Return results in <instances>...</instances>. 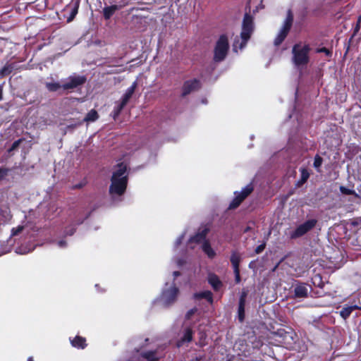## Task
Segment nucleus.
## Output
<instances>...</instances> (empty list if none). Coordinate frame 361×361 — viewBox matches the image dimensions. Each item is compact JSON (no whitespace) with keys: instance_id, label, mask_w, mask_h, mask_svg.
I'll list each match as a JSON object with an SVG mask.
<instances>
[{"instance_id":"obj_1","label":"nucleus","mask_w":361,"mask_h":361,"mask_svg":"<svg viewBox=\"0 0 361 361\" xmlns=\"http://www.w3.org/2000/svg\"><path fill=\"white\" fill-rule=\"evenodd\" d=\"M126 169L124 164H118L113 172L109 188V192L113 198L122 195L126 191L128 183Z\"/></svg>"},{"instance_id":"obj_2","label":"nucleus","mask_w":361,"mask_h":361,"mask_svg":"<svg viewBox=\"0 0 361 361\" xmlns=\"http://www.w3.org/2000/svg\"><path fill=\"white\" fill-rule=\"evenodd\" d=\"M253 29L254 25L252 18L250 15L245 14L243 18L242 31L240 33L241 42H239V39H235L233 42V50L235 52L238 51V49H242L245 46L251 36Z\"/></svg>"},{"instance_id":"obj_3","label":"nucleus","mask_w":361,"mask_h":361,"mask_svg":"<svg viewBox=\"0 0 361 361\" xmlns=\"http://www.w3.org/2000/svg\"><path fill=\"white\" fill-rule=\"evenodd\" d=\"M178 288L173 283L166 282L157 302L163 307L174 303L177 300Z\"/></svg>"},{"instance_id":"obj_4","label":"nucleus","mask_w":361,"mask_h":361,"mask_svg":"<svg viewBox=\"0 0 361 361\" xmlns=\"http://www.w3.org/2000/svg\"><path fill=\"white\" fill-rule=\"evenodd\" d=\"M207 233V229L204 228L201 231L198 232L195 235L190 238L189 243L192 244L194 243H199L202 242V250L209 258H213L216 255V252L212 248L209 243L208 241L204 240Z\"/></svg>"},{"instance_id":"obj_5","label":"nucleus","mask_w":361,"mask_h":361,"mask_svg":"<svg viewBox=\"0 0 361 361\" xmlns=\"http://www.w3.org/2000/svg\"><path fill=\"white\" fill-rule=\"evenodd\" d=\"M309 49L307 46L296 44L293 48V60L295 65L298 67L307 63Z\"/></svg>"},{"instance_id":"obj_6","label":"nucleus","mask_w":361,"mask_h":361,"mask_svg":"<svg viewBox=\"0 0 361 361\" xmlns=\"http://www.w3.org/2000/svg\"><path fill=\"white\" fill-rule=\"evenodd\" d=\"M228 50V40L226 35H221L214 48V60L221 61L224 59Z\"/></svg>"},{"instance_id":"obj_7","label":"nucleus","mask_w":361,"mask_h":361,"mask_svg":"<svg viewBox=\"0 0 361 361\" xmlns=\"http://www.w3.org/2000/svg\"><path fill=\"white\" fill-rule=\"evenodd\" d=\"M293 18V15L291 14L290 11H288L287 17L284 20L282 27H281V29L279 30V32L276 35V37H275L274 42L276 46L281 44L286 37L291 27Z\"/></svg>"},{"instance_id":"obj_8","label":"nucleus","mask_w":361,"mask_h":361,"mask_svg":"<svg viewBox=\"0 0 361 361\" xmlns=\"http://www.w3.org/2000/svg\"><path fill=\"white\" fill-rule=\"evenodd\" d=\"M252 188L250 185L245 187L241 192H235V198L230 204L229 208L235 209L239 206L242 201L252 192Z\"/></svg>"},{"instance_id":"obj_9","label":"nucleus","mask_w":361,"mask_h":361,"mask_svg":"<svg viewBox=\"0 0 361 361\" xmlns=\"http://www.w3.org/2000/svg\"><path fill=\"white\" fill-rule=\"evenodd\" d=\"M317 221L314 219H310L305 221L304 224L300 225L295 231L291 234L292 238L300 237L310 230H311L316 224Z\"/></svg>"},{"instance_id":"obj_10","label":"nucleus","mask_w":361,"mask_h":361,"mask_svg":"<svg viewBox=\"0 0 361 361\" xmlns=\"http://www.w3.org/2000/svg\"><path fill=\"white\" fill-rule=\"evenodd\" d=\"M85 82V78L82 76L73 75L69 77L66 82L62 85L64 90L73 89Z\"/></svg>"},{"instance_id":"obj_11","label":"nucleus","mask_w":361,"mask_h":361,"mask_svg":"<svg viewBox=\"0 0 361 361\" xmlns=\"http://www.w3.org/2000/svg\"><path fill=\"white\" fill-rule=\"evenodd\" d=\"M199 87H200V82L197 80L186 81L184 83V85L183 87V94L184 95L190 94L192 91L198 89Z\"/></svg>"},{"instance_id":"obj_12","label":"nucleus","mask_w":361,"mask_h":361,"mask_svg":"<svg viewBox=\"0 0 361 361\" xmlns=\"http://www.w3.org/2000/svg\"><path fill=\"white\" fill-rule=\"evenodd\" d=\"M137 87V82H134L130 87H128L125 92V94L123 96L121 102H123V104H127L129 101V99L131 98L132 95L133 94L135 90Z\"/></svg>"},{"instance_id":"obj_13","label":"nucleus","mask_w":361,"mask_h":361,"mask_svg":"<svg viewBox=\"0 0 361 361\" xmlns=\"http://www.w3.org/2000/svg\"><path fill=\"white\" fill-rule=\"evenodd\" d=\"M192 331L191 329L187 328L184 331V334L180 340L178 342V346H180L185 343H188L192 341Z\"/></svg>"},{"instance_id":"obj_14","label":"nucleus","mask_w":361,"mask_h":361,"mask_svg":"<svg viewBox=\"0 0 361 361\" xmlns=\"http://www.w3.org/2000/svg\"><path fill=\"white\" fill-rule=\"evenodd\" d=\"M245 297L246 293H243L240 298L238 317L240 322H242L244 319Z\"/></svg>"},{"instance_id":"obj_15","label":"nucleus","mask_w":361,"mask_h":361,"mask_svg":"<svg viewBox=\"0 0 361 361\" xmlns=\"http://www.w3.org/2000/svg\"><path fill=\"white\" fill-rule=\"evenodd\" d=\"M142 357L147 361H157L161 357V354L157 351H149L144 353Z\"/></svg>"},{"instance_id":"obj_16","label":"nucleus","mask_w":361,"mask_h":361,"mask_svg":"<svg viewBox=\"0 0 361 361\" xmlns=\"http://www.w3.org/2000/svg\"><path fill=\"white\" fill-rule=\"evenodd\" d=\"M208 281L214 290H218L221 286V283L219 278L214 274L209 275Z\"/></svg>"},{"instance_id":"obj_17","label":"nucleus","mask_w":361,"mask_h":361,"mask_svg":"<svg viewBox=\"0 0 361 361\" xmlns=\"http://www.w3.org/2000/svg\"><path fill=\"white\" fill-rule=\"evenodd\" d=\"M71 343L73 347L78 348H84L86 346L85 339L80 336H76Z\"/></svg>"},{"instance_id":"obj_18","label":"nucleus","mask_w":361,"mask_h":361,"mask_svg":"<svg viewBox=\"0 0 361 361\" xmlns=\"http://www.w3.org/2000/svg\"><path fill=\"white\" fill-rule=\"evenodd\" d=\"M358 308H360V307L357 305H350V306L346 305L343 307V309L341 310V311L340 312V314L343 319H346L350 314V313L352 312V311L353 310L358 309Z\"/></svg>"},{"instance_id":"obj_19","label":"nucleus","mask_w":361,"mask_h":361,"mask_svg":"<svg viewBox=\"0 0 361 361\" xmlns=\"http://www.w3.org/2000/svg\"><path fill=\"white\" fill-rule=\"evenodd\" d=\"M118 9V7L116 5L107 6L104 8V16L106 19H109L111 16L115 13L116 10Z\"/></svg>"},{"instance_id":"obj_20","label":"nucleus","mask_w":361,"mask_h":361,"mask_svg":"<svg viewBox=\"0 0 361 361\" xmlns=\"http://www.w3.org/2000/svg\"><path fill=\"white\" fill-rule=\"evenodd\" d=\"M231 264L233 267V269H239V264H240V255L236 253V252H233L232 255H231Z\"/></svg>"},{"instance_id":"obj_21","label":"nucleus","mask_w":361,"mask_h":361,"mask_svg":"<svg viewBox=\"0 0 361 361\" xmlns=\"http://www.w3.org/2000/svg\"><path fill=\"white\" fill-rule=\"evenodd\" d=\"M307 294V288L304 286H298L295 288V295L297 297H305Z\"/></svg>"},{"instance_id":"obj_22","label":"nucleus","mask_w":361,"mask_h":361,"mask_svg":"<svg viewBox=\"0 0 361 361\" xmlns=\"http://www.w3.org/2000/svg\"><path fill=\"white\" fill-rule=\"evenodd\" d=\"M98 118V114L97 112L92 109L90 111H89L84 118V121L86 122H94Z\"/></svg>"},{"instance_id":"obj_23","label":"nucleus","mask_w":361,"mask_h":361,"mask_svg":"<svg viewBox=\"0 0 361 361\" xmlns=\"http://www.w3.org/2000/svg\"><path fill=\"white\" fill-rule=\"evenodd\" d=\"M194 297L196 298H206L210 302H212V293L210 291H209V290L202 291V292L199 293H195L194 295Z\"/></svg>"},{"instance_id":"obj_24","label":"nucleus","mask_w":361,"mask_h":361,"mask_svg":"<svg viewBox=\"0 0 361 361\" xmlns=\"http://www.w3.org/2000/svg\"><path fill=\"white\" fill-rule=\"evenodd\" d=\"M126 106V104H123V102H121L120 103H118L113 111V116L114 118L116 119V117L119 115L123 107Z\"/></svg>"},{"instance_id":"obj_25","label":"nucleus","mask_w":361,"mask_h":361,"mask_svg":"<svg viewBox=\"0 0 361 361\" xmlns=\"http://www.w3.org/2000/svg\"><path fill=\"white\" fill-rule=\"evenodd\" d=\"M46 86L50 91H56L61 87L58 82H49L47 83Z\"/></svg>"},{"instance_id":"obj_26","label":"nucleus","mask_w":361,"mask_h":361,"mask_svg":"<svg viewBox=\"0 0 361 361\" xmlns=\"http://www.w3.org/2000/svg\"><path fill=\"white\" fill-rule=\"evenodd\" d=\"M24 229V226L22 225L18 226L16 228H13L11 230V235L15 236L20 233Z\"/></svg>"},{"instance_id":"obj_27","label":"nucleus","mask_w":361,"mask_h":361,"mask_svg":"<svg viewBox=\"0 0 361 361\" xmlns=\"http://www.w3.org/2000/svg\"><path fill=\"white\" fill-rule=\"evenodd\" d=\"M340 191L345 195H353L355 194V191L353 190L347 188L344 186L340 187Z\"/></svg>"},{"instance_id":"obj_28","label":"nucleus","mask_w":361,"mask_h":361,"mask_svg":"<svg viewBox=\"0 0 361 361\" xmlns=\"http://www.w3.org/2000/svg\"><path fill=\"white\" fill-rule=\"evenodd\" d=\"M33 250H34L33 247L32 249L18 247L16 250V252L18 254L25 255V254L29 253L30 252H31Z\"/></svg>"},{"instance_id":"obj_29","label":"nucleus","mask_w":361,"mask_h":361,"mask_svg":"<svg viewBox=\"0 0 361 361\" xmlns=\"http://www.w3.org/2000/svg\"><path fill=\"white\" fill-rule=\"evenodd\" d=\"M322 164V159L319 157L316 156L314 161V166L317 169L319 168Z\"/></svg>"},{"instance_id":"obj_30","label":"nucleus","mask_w":361,"mask_h":361,"mask_svg":"<svg viewBox=\"0 0 361 361\" xmlns=\"http://www.w3.org/2000/svg\"><path fill=\"white\" fill-rule=\"evenodd\" d=\"M197 312V310L194 308L190 310H189L186 314V319H191L192 316L195 315Z\"/></svg>"},{"instance_id":"obj_31","label":"nucleus","mask_w":361,"mask_h":361,"mask_svg":"<svg viewBox=\"0 0 361 361\" xmlns=\"http://www.w3.org/2000/svg\"><path fill=\"white\" fill-rule=\"evenodd\" d=\"M302 180L305 182L309 178V173L305 169L301 170Z\"/></svg>"},{"instance_id":"obj_32","label":"nucleus","mask_w":361,"mask_h":361,"mask_svg":"<svg viewBox=\"0 0 361 361\" xmlns=\"http://www.w3.org/2000/svg\"><path fill=\"white\" fill-rule=\"evenodd\" d=\"M56 245L60 248L66 247L67 245V243L65 240H60L56 242Z\"/></svg>"},{"instance_id":"obj_33","label":"nucleus","mask_w":361,"mask_h":361,"mask_svg":"<svg viewBox=\"0 0 361 361\" xmlns=\"http://www.w3.org/2000/svg\"><path fill=\"white\" fill-rule=\"evenodd\" d=\"M264 248H265V244H261L256 247L255 252L257 254H259V253L262 252Z\"/></svg>"},{"instance_id":"obj_34","label":"nucleus","mask_w":361,"mask_h":361,"mask_svg":"<svg viewBox=\"0 0 361 361\" xmlns=\"http://www.w3.org/2000/svg\"><path fill=\"white\" fill-rule=\"evenodd\" d=\"M234 274H235V281L237 283H239L240 281V271L239 269H235L234 270Z\"/></svg>"},{"instance_id":"obj_35","label":"nucleus","mask_w":361,"mask_h":361,"mask_svg":"<svg viewBox=\"0 0 361 361\" xmlns=\"http://www.w3.org/2000/svg\"><path fill=\"white\" fill-rule=\"evenodd\" d=\"M318 51L325 53V54L328 56L331 55L329 50L326 48L319 49Z\"/></svg>"},{"instance_id":"obj_36","label":"nucleus","mask_w":361,"mask_h":361,"mask_svg":"<svg viewBox=\"0 0 361 361\" xmlns=\"http://www.w3.org/2000/svg\"><path fill=\"white\" fill-rule=\"evenodd\" d=\"M183 238H184V234H182L180 236H179L177 238V240H176V241L175 243V246L176 247H177L179 244H180V243H181L182 240L183 239Z\"/></svg>"},{"instance_id":"obj_37","label":"nucleus","mask_w":361,"mask_h":361,"mask_svg":"<svg viewBox=\"0 0 361 361\" xmlns=\"http://www.w3.org/2000/svg\"><path fill=\"white\" fill-rule=\"evenodd\" d=\"M21 142H22V140H18L14 142L11 150L16 149Z\"/></svg>"},{"instance_id":"obj_38","label":"nucleus","mask_w":361,"mask_h":361,"mask_svg":"<svg viewBox=\"0 0 361 361\" xmlns=\"http://www.w3.org/2000/svg\"><path fill=\"white\" fill-rule=\"evenodd\" d=\"M6 175V171L0 169V180L3 178Z\"/></svg>"},{"instance_id":"obj_39","label":"nucleus","mask_w":361,"mask_h":361,"mask_svg":"<svg viewBox=\"0 0 361 361\" xmlns=\"http://www.w3.org/2000/svg\"><path fill=\"white\" fill-rule=\"evenodd\" d=\"M65 233H66V235H73L74 233V229L73 228H71L70 230H66Z\"/></svg>"},{"instance_id":"obj_40","label":"nucleus","mask_w":361,"mask_h":361,"mask_svg":"<svg viewBox=\"0 0 361 361\" xmlns=\"http://www.w3.org/2000/svg\"><path fill=\"white\" fill-rule=\"evenodd\" d=\"M180 275V273L178 271H173V276L175 279L176 277Z\"/></svg>"},{"instance_id":"obj_41","label":"nucleus","mask_w":361,"mask_h":361,"mask_svg":"<svg viewBox=\"0 0 361 361\" xmlns=\"http://www.w3.org/2000/svg\"><path fill=\"white\" fill-rule=\"evenodd\" d=\"M27 361H34L33 360V358L32 357H30L28 359H27Z\"/></svg>"},{"instance_id":"obj_42","label":"nucleus","mask_w":361,"mask_h":361,"mask_svg":"<svg viewBox=\"0 0 361 361\" xmlns=\"http://www.w3.org/2000/svg\"><path fill=\"white\" fill-rule=\"evenodd\" d=\"M360 20H361V18H360L358 19V23H360Z\"/></svg>"},{"instance_id":"obj_43","label":"nucleus","mask_w":361,"mask_h":361,"mask_svg":"<svg viewBox=\"0 0 361 361\" xmlns=\"http://www.w3.org/2000/svg\"><path fill=\"white\" fill-rule=\"evenodd\" d=\"M178 264L180 265L182 263L180 262H178Z\"/></svg>"}]
</instances>
